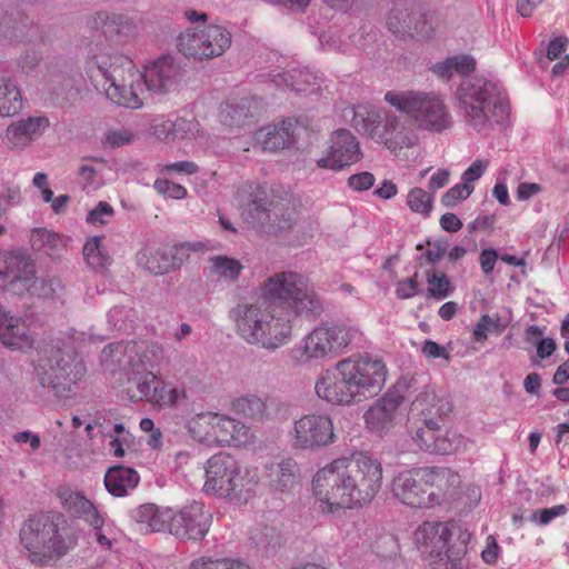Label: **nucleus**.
Here are the masks:
<instances>
[{"mask_svg":"<svg viewBox=\"0 0 569 569\" xmlns=\"http://www.w3.org/2000/svg\"><path fill=\"white\" fill-rule=\"evenodd\" d=\"M423 355L429 359L442 358L449 360L450 356L445 347L432 340H426L422 346Z\"/></svg>","mask_w":569,"mask_h":569,"instance_id":"62","label":"nucleus"},{"mask_svg":"<svg viewBox=\"0 0 569 569\" xmlns=\"http://www.w3.org/2000/svg\"><path fill=\"white\" fill-rule=\"evenodd\" d=\"M231 408L233 412L251 421L264 422L274 419L279 415L281 405L272 397L246 393L236 398Z\"/></svg>","mask_w":569,"mask_h":569,"instance_id":"24","label":"nucleus"},{"mask_svg":"<svg viewBox=\"0 0 569 569\" xmlns=\"http://www.w3.org/2000/svg\"><path fill=\"white\" fill-rule=\"evenodd\" d=\"M476 68L475 59L469 54H457L448 57L442 61L436 62L430 70L438 78L443 80L451 79L455 74H468Z\"/></svg>","mask_w":569,"mask_h":569,"instance_id":"35","label":"nucleus"},{"mask_svg":"<svg viewBox=\"0 0 569 569\" xmlns=\"http://www.w3.org/2000/svg\"><path fill=\"white\" fill-rule=\"evenodd\" d=\"M287 87L297 92H313L319 88L318 78L308 69L293 70L284 79Z\"/></svg>","mask_w":569,"mask_h":569,"instance_id":"45","label":"nucleus"},{"mask_svg":"<svg viewBox=\"0 0 569 569\" xmlns=\"http://www.w3.org/2000/svg\"><path fill=\"white\" fill-rule=\"evenodd\" d=\"M102 30L107 37L123 40L134 33L136 26L131 18L120 14H106L102 20Z\"/></svg>","mask_w":569,"mask_h":569,"instance_id":"41","label":"nucleus"},{"mask_svg":"<svg viewBox=\"0 0 569 569\" xmlns=\"http://www.w3.org/2000/svg\"><path fill=\"white\" fill-rule=\"evenodd\" d=\"M457 97L466 123L479 132L503 126L509 119L508 98L497 81L478 76L466 79Z\"/></svg>","mask_w":569,"mask_h":569,"instance_id":"7","label":"nucleus"},{"mask_svg":"<svg viewBox=\"0 0 569 569\" xmlns=\"http://www.w3.org/2000/svg\"><path fill=\"white\" fill-rule=\"evenodd\" d=\"M172 509L159 507L154 503H144L132 511V518L141 530L150 532H170Z\"/></svg>","mask_w":569,"mask_h":569,"instance_id":"29","label":"nucleus"},{"mask_svg":"<svg viewBox=\"0 0 569 569\" xmlns=\"http://www.w3.org/2000/svg\"><path fill=\"white\" fill-rule=\"evenodd\" d=\"M426 278L428 282V293L436 300L448 298L455 290V287L443 272H438L435 269L428 270Z\"/></svg>","mask_w":569,"mask_h":569,"instance_id":"44","label":"nucleus"},{"mask_svg":"<svg viewBox=\"0 0 569 569\" xmlns=\"http://www.w3.org/2000/svg\"><path fill=\"white\" fill-rule=\"evenodd\" d=\"M198 249H199V243L183 242V243L174 246L172 249L168 250L169 256H171V259H172L171 269L180 267L188 259L186 251H188V250L196 251Z\"/></svg>","mask_w":569,"mask_h":569,"instance_id":"58","label":"nucleus"},{"mask_svg":"<svg viewBox=\"0 0 569 569\" xmlns=\"http://www.w3.org/2000/svg\"><path fill=\"white\" fill-rule=\"evenodd\" d=\"M151 133L159 140L167 141L173 140L174 126L173 120L166 118H158L150 127Z\"/></svg>","mask_w":569,"mask_h":569,"instance_id":"56","label":"nucleus"},{"mask_svg":"<svg viewBox=\"0 0 569 569\" xmlns=\"http://www.w3.org/2000/svg\"><path fill=\"white\" fill-rule=\"evenodd\" d=\"M251 439L250 427L240 420L218 413L214 443L241 446L248 443Z\"/></svg>","mask_w":569,"mask_h":569,"instance_id":"31","label":"nucleus"},{"mask_svg":"<svg viewBox=\"0 0 569 569\" xmlns=\"http://www.w3.org/2000/svg\"><path fill=\"white\" fill-rule=\"evenodd\" d=\"M403 399L399 389H389L365 412L366 427L379 436L386 435L395 426L397 411Z\"/></svg>","mask_w":569,"mask_h":569,"instance_id":"21","label":"nucleus"},{"mask_svg":"<svg viewBox=\"0 0 569 569\" xmlns=\"http://www.w3.org/2000/svg\"><path fill=\"white\" fill-rule=\"evenodd\" d=\"M141 76L147 92L168 94L178 89L183 70L174 58L164 56L146 66Z\"/></svg>","mask_w":569,"mask_h":569,"instance_id":"19","label":"nucleus"},{"mask_svg":"<svg viewBox=\"0 0 569 569\" xmlns=\"http://www.w3.org/2000/svg\"><path fill=\"white\" fill-rule=\"evenodd\" d=\"M295 450L316 452L333 445L338 437L331 417L327 413H306L296 419L289 431Z\"/></svg>","mask_w":569,"mask_h":569,"instance_id":"16","label":"nucleus"},{"mask_svg":"<svg viewBox=\"0 0 569 569\" xmlns=\"http://www.w3.org/2000/svg\"><path fill=\"white\" fill-rule=\"evenodd\" d=\"M108 322L110 326L118 331H126L132 327L137 312L129 307L116 306L109 310Z\"/></svg>","mask_w":569,"mask_h":569,"instance_id":"47","label":"nucleus"},{"mask_svg":"<svg viewBox=\"0 0 569 569\" xmlns=\"http://www.w3.org/2000/svg\"><path fill=\"white\" fill-rule=\"evenodd\" d=\"M376 182L375 176L369 171H362L351 174L347 180V186L357 192L371 189Z\"/></svg>","mask_w":569,"mask_h":569,"instance_id":"55","label":"nucleus"},{"mask_svg":"<svg viewBox=\"0 0 569 569\" xmlns=\"http://www.w3.org/2000/svg\"><path fill=\"white\" fill-rule=\"evenodd\" d=\"M211 515L203 503L193 501L178 511L172 510L170 533L179 539L199 540L209 531Z\"/></svg>","mask_w":569,"mask_h":569,"instance_id":"18","label":"nucleus"},{"mask_svg":"<svg viewBox=\"0 0 569 569\" xmlns=\"http://www.w3.org/2000/svg\"><path fill=\"white\" fill-rule=\"evenodd\" d=\"M0 342L12 349L30 348L33 338L26 322L11 316L0 306Z\"/></svg>","mask_w":569,"mask_h":569,"instance_id":"27","label":"nucleus"},{"mask_svg":"<svg viewBox=\"0 0 569 569\" xmlns=\"http://www.w3.org/2000/svg\"><path fill=\"white\" fill-rule=\"evenodd\" d=\"M157 382L158 378L151 371H146L139 377L137 389L141 400L151 401Z\"/></svg>","mask_w":569,"mask_h":569,"instance_id":"54","label":"nucleus"},{"mask_svg":"<svg viewBox=\"0 0 569 569\" xmlns=\"http://www.w3.org/2000/svg\"><path fill=\"white\" fill-rule=\"evenodd\" d=\"M209 262V274L224 283L236 282L243 269L239 260L228 256H213Z\"/></svg>","mask_w":569,"mask_h":569,"instance_id":"37","label":"nucleus"},{"mask_svg":"<svg viewBox=\"0 0 569 569\" xmlns=\"http://www.w3.org/2000/svg\"><path fill=\"white\" fill-rule=\"evenodd\" d=\"M31 273L32 261L27 256L16 252L0 254V291L22 295Z\"/></svg>","mask_w":569,"mask_h":569,"instance_id":"22","label":"nucleus"},{"mask_svg":"<svg viewBox=\"0 0 569 569\" xmlns=\"http://www.w3.org/2000/svg\"><path fill=\"white\" fill-rule=\"evenodd\" d=\"M217 420L218 413L202 412L192 417L187 428L194 440L211 446L214 443Z\"/></svg>","mask_w":569,"mask_h":569,"instance_id":"36","label":"nucleus"},{"mask_svg":"<svg viewBox=\"0 0 569 569\" xmlns=\"http://www.w3.org/2000/svg\"><path fill=\"white\" fill-rule=\"evenodd\" d=\"M412 540L421 557L431 565L471 569L467 558L471 533L459 522L425 521L413 531Z\"/></svg>","mask_w":569,"mask_h":569,"instance_id":"5","label":"nucleus"},{"mask_svg":"<svg viewBox=\"0 0 569 569\" xmlns=\"http://www.w3.org/2000/svg\"><path fill=\"white\" fill-rule=\"evenodd\" d=\"M261 299L287 307L296 317L318 318L322 302L309 280L295 271H281L260 284Z\"/></svg>","mask_w":569,"mask_h":569,"instance_id":"11","label":"nucleus"},{"mask_svg":"<svg viewBox=\"0 0 569 569\" xmlns=\"http://www.w3.org/2000/svg\"><path fill=\"white\" fill-rule=\"evenodd\" d=\"M231 33L219 24L189 28L178 37L179 51L189 58L209 60L221 57L231 46Z\"/></svg>","mask_w":569,"mask_h":569,"instance_id":"15","label":"nucleus"},{"mask_svg":"<svg viewBox=\"0 0 569 569\" xmlns=\"http://www.w3.org/2000/svg\"><path fill=\"white\" fill-rule=\"evenodd\" d=\"M297 122L284 119L279 123L268 124L254 133V139L263 150L277 151L284 149L293 142Z\"/></svg>","mask_w":569,"mask_h":569,"instance_id":"28","label":"nucleus"},{"mask_svg":"<svg viewBox=\"0 0 569 569\" xmlns=\"http://www.w3.org/2000/svg\"><path fill=\"white\" fill-rule=\"evenodd\" d=\"M22 556L37 567H52L77 546V537L52 513L29 516L19 530Z\"/></svg>","mask_w":569,"mask_h":569,"instance_id":"4","label":"nucleus"},{"mask_svg":"<svg viewBox=\"0 0 569 569\" xmlns=\"http://www.w3.org/2000/svg\"><path fill=\"white\" fill-rule=\"evenodd\" d=\"M407 206L415 213L428 218L433 206V196L422 188H412L407 194Z\"/></svg>","mask_w":569,"mask_h":569,"instance_id":"46","label":"nucleus"},{"mask_svg":"<svg viewBox=\"0 0 569 569\" xmlns=\"http://www.w3.org/2000/svg\"><path fill=\"white\" fill-rule=\"evenodd\" d=\"M50 127L47 116L22 118L10 123L3 136V143L11 150H24L42 137Z\"/></svg>","mask_w":569,"mask_h":569,"instance_id":"23","label":"nucleus"},{"mask_svg":"<svg viewBox=\"0 0 569 569\" xmlns=\"http://www.w3.org/2000/svg\"><path fill=\"white\" fill-rule=\"evenodd\" d=\"M249 119L246 104L226 103L220 110V121L227 127H241Z\"/></svg>","mask_w":569,"mask_h":569,"instance_id":"48","label":"nucleus"},{"mask_svg":"<svg viewBox=\"0 0 569 569\" xmlns=\"http://www.w3.org/2000/svg\"><path fill=\"white\" fill-rule=\"evenodd\" d=\"M247 218L258 227L276 224L277 221H290L295 213L290 198L268 194L262 187H257L246 208Z\"/></svg>","mask_w":569,"mask_h":569,"instance_id":"17","label":"nucleus"},{"mask_svg":"<svg viewBox=\"0 0 569 569\" xmlns=\"http://www.w3.org/2000/svg\"><path fill=\"white\" fill-rule=\"evenodd\" d=\"M381 462L363 452L333 459L318 469L312 493L322 512L361 507L373 500L382 485Z\"/></svg>","mask_w":569,"mask_h":569,"instance_id":"1","label":"nucleus"},{"mask_svg":"<svg viewBox=\"0 0 569 569\" xmlns=\"http://www.w3.org/2000/svg\"><path fill=\"white\" fill-rule=\"evenodd\" d=\"M24 291L46 299L59 298L63 291V284L58 278H34V264L32 263L31 277L27 280Z\"/></svg>","mask_w":569,"mask_h":569,"instance_id":"40","label":"nucleus"},{"mask_svg":"<svg viewBox=\"0 0 569 569\" xmlns=\"http://www.w3.org/2000/svg\"><path fill=\"white\" fill-rule=\"evenodd\" d=\"M488 167V162L485 160H476L473 161L469 168H467L462 176L461 180L465 183L471 184L473 181L478 180L486 171Z\"/></svg>","mask_w":569,"mask_h":569,"instance_id":"61","label":"nucleus"},{"mask_svg":"<svg viewBox=\"0 0 569 569\" xmlns=\"http://www.w3.org/2000/svg\"><path fill=\"white\" fill-rule=\"evenodd\" d=\"M360 146L356 137L346 129L333 131L328 141V149L323 157L317 160L319 168L340 170L359 161Z\"/></svg>","mask_w":569,"mask_h":569,"instance_id":"20","label":"nucleus"},{"mask_svg":"<svg viewBox=\"0 0 569 569\" xmlns=\"http://www.w3.org/2000/svg\"><path fill=\"white\" fill-rule=\"evenodd\" d=\"M204 473V492L236 505L247 503L258 483L254 472L243 468L233 456L226 452L212 456L206 462Z\"/></svg>","mask_w":569,"mask_h":569,"instance_id":"10","label":"nucleus"},{"mask_svg":"<svg viewBox=\"0 0 569 569\" xmlns=\"http://www.w3.org/2000/svg\"><path fill=\"white\" fill-rule=\"evenodd\" d=\"M568 508L565 505H557L551 508L538 509L532 512L530 520L538 526H546L555 518L566 515Z\"/></svg>","mask_w":569,"mask_h":569,"instance_id":"52","label":"nucleus"},{"mask_svg":"<svg viewBox=\"0 0 569 569\" xmlns=\"http://www.w3.org/2000/svg\"><path fill=\"white\" fill-rule=\"evenodd\" d=\"M31 30L26 22L9 20L2 30V36L10 42H21L29 40V32Z\"/></svg>","mask_w":569,"mask_h":569,"instance_id":"50","label":"nucleus"},{"mask_svg":"<svg viewBox=\"0 0 569 569\" xmlns=\"http://www.w3.org/2000/svg\"><path fill=\"white\" fill-rule=\"evenodd\" d=\"M387 26L392 33L397 34L427 36L423 16L403 7H396L390 11Z\"/></svg>","mask_w":569,"mask_h":569,"instance_id":"30","label":"nucleus"},{"mask_svg":"<svg viewBox=\"0 0 569 569\" xmlns=\"http://www.w3.org/2000/svg\"><path fill=\"white\" fill-rule=\"evenodd\" d=\"M498 258L495 249H483L481 251L479 262L485 276H489L492 272Z\"/></svg>","mask_w":569,"mask_h":569,"instance_id":"63","label":"nucleus"},{"mask_svg":"<svg viewBox=\"0 0 569 569\" xmlns=\"http://www.w3.org/2000/svg\"><path fill=\"white\" fill-rule=\"evenodd\" d=\"M359 336V329L352 325L320 322L301 339L297 349L300 361L309 363L338 358Z\"/></svg>","mask_w":569,"mask_h":569,"instance_id":"13","label":"nucleus"},{"mask_svg":"<svg viewBox=\"0 0 569 569\" xmlns=\"http://www.w3.org/2000/svg\"><path fill=\"white\" fill-rule=\"evenodd\" d=\"M385 100L420 130L439 133L452 127V116L436 92L391 90L385 94Z\"/></svg>","mask_w":569,"mask_h":569,"instance_id":"12","label":"nucleus"},{"mask_svg":"<svg viewBox=\"0 0 569 569\" xmlns=\"http://www.w3.org/2000/svg\"><path fill=\"white\" fill-rule=\"evenodd\" d=\"M419 292L418 273L401 280L396 284V296L399 299H410Z\"/></svg>","mask_w":569,"mask_h":569,"instance_id":"57","label":"nucleus"},{"mask_svg":"<svg viewBox=\"0 0 569 569\" xmlns=\"http://www.w3.org/2000/svg\"><path fill=\"white\" fill-rule=\"evenodd\" d=\"M88 71L93 80L101 77L106 96L113 103L139 109L147 98L143 77L133 61L119 53H100L88 62Z\"/></svg>","mask_w":569,"mask_h":569,"instance_id":"8","label":"nucleus"},{"mask_svg":"<svg viewBox=\"0 0 569 569\" xmlns=\"http://www.w3.org/2000/svg\"><path fill=\"white\" fill-rule=\"evenodd\" d=\"M114 216L113 208L106 201H100L87 216V222L92 226H106Z\"/></svg>","mask_w":569,"mask_h":569,"instance_id":"51","label":"nucleus"},{"mask_svg":"<svg viewBox=\"0 0 569 569\" xmlns=\"http://www.w3.org/2000/svg\"><path fill=\"white\" fill-rule=\"evenodd\" d=\"M140 481L139 473L130 467L113 466L104 475V487L113 497H126Z\"/></svg>","mask_w":569,"mask_h":569,"instance_id":"32","label":"nucleus"},{"mask_svg":"<svg viewBox=\"0 0 569 569\" xmlns=\"http://www.w3.org/2000/svg\"><path fill=\"white\" fill-rule=\"evenodd\" d=\"M445 403L432 392L420 393L411 403L409 431L415 443L431 453L450 455L467 451L475 441L459 433L442 430L440 421Z\"/></svg>","mask_w":569,"mask_h":569,"instance_id":"6","label":"nucleus"},{"mask_svg":"<svg viewBox=\"0 0 569 569\" xmlns=\"http://www.w3.org/2000/svg\"><path fill=\"white\" fill-rule=\"evenodd\" d=\"M430 248L426 252V259L430 263L438 262L448 250V242L443 240L435 241L433 243H429Z\"/></svg>","mask_w":569,"mask_h":569,"instance_id":"64","label":"nucleus"},{"mask_svg":"<svg viewBox=\"0 0 569 569\" xmlns=\"http://www.w3.org/2000/svg\"><path fill=\"white\" fill-rule=\"evenodd\" d=\"M132 134L126 130H110L103 138V146L109 148L121 147L131 141Z\"/></svg>","mask_w":569,"mask_h":569,"instance_id":"60","label":"nucleus"},{"mask_svg":"<svg viewBox=\"0 0 569 569\" xmlns=\"http://www.w3.org/2000/svg\"><path fill=\"white\" fill-rule=\"evenodd\" d=\"M153 187L159 194L171 199H183L187 196V189L183 186L167 179H157Z\"/></svg>","mask_w":569,"mask_h":569,"instance_id":"53","label":"nucleus"},{"mask_svg":"<svg viewBox=\"0 0 569 569\" xmlns=\"http://www.w3.org/2000/svg\"><path fill=\"white\" fill-rule=\"evenodd\" d=\"M473 189L472 184H468L462 181V183L451 187L441 197V203L447 208L455 207L458 202L467 199L472 193Z\"/></svg>","mask_w":569,"mask_h":569,"instance_id":"49","label":"nucleus"},{"mask_svg":"<svg viewBox=\"0 0 569 569\" xmlns=\"http://www.w3.org/2000/svg\"><path fill=\"white\" fill-rule=\"evenodd\" d=\"M101 237H92L87 240L83 247V256L88 266L92 269H102L110 262V257L107 254L101 244Z\"/></svg>","mask_w":569,"mask_h":569,"instance_id":"43","label":"nucleus"},{"mask_svg":"<svg viewBox=\"0 0 569 569\" xmlns=\"http://www.w3.org/2000/svg\"><path fill=\"white\" fill-rule=\"evenodd\" d=\"M64 510L73 518L82 520L91 529H103L106 516L82 492L64 489L59 492Z\"/></svg>","mask_w":569,"mask_h":569,"instance_id":"25","label":"nucleus"},{"mask_svg":"<svg viewBox=\"0 0 569 569\" xmlns=\"http://www.w3.org/2000/svg\"><path fill=\"white\" fill-rule=\"evenodd\" d=\"M174 133L173 139H186L198 132L199 123L194 120H188L184 118H177L173 120Z\"/></svg>","mask_w":569,"mask_h":569,"instance_id":"59","label":"nucleus"},{"mask_svg":"<svg viewBox=\"0 0 569 569\" xmlns=\"http://www.w3.org/2000/svg\"><path fill=\"white\" fill-rule=\"evenodd\" d=\"M171 256L164 248L143 244L136 253V263L143 270L161 276L171 270Z\"/></svg>","mask_w":569,"mask_h":569,"instance_id":"33","label":"nucleus"},{"mask_svg":"<svg viewBox=\"0 0 569 569\" xmlns=\"http://www.w3.org/2000/svg\"><path fill=\"white\" fill-rule=\"evenodd\" d=\"M266 472L269 487L274 493H293L300 485V467L293 458H284L267 465Z\"/></svg>","mask_w":569,"mask_h":569,"instance_id":"26","label":"nucleus"},{"mask_svg":"<svg viewBox=\"0 0 569 569\" xmlns=\"http://www.w3.org/2000/svg\"><path fill=\"white\" fill-rule=\"evenodd\" d=\"M31 247L34 251L47 256H54L61 244L60 237L48 229H34L30 238Z\"/></svg>","mask_w":569,"mask_h":569,"instance_id":"42","label":"nucleus"},{"mask_svg":"<svg viewBox=\"0 0 569 569\" xmlns=\"http://www.w3.org/2000/svg\"><path fill=\"white\" fill-rule=\"evenodd\" d=\"M86 373L84 362L72 350H57L51 357L41 359L36 368L40 385L60 398H67Z\"/></svg>","mask_w":569,"mask_h":569,"instance_id":"14","label":"nucleus"},{"mask_svg":"<svg viewBox=\"0 0 569 569\" xmlns=\"http://www.w3.org/2000/svg\"><path fill=\"white\" fill-rule=\"evenodd\" d=\"M388 370L381 359L349 357L323 370L317 378V396L332 406H349L377 395L385 386Z\"/></svg>","mask_w":569,"mask_h":569,"instance_id":"2","label":"nucleus"},{"mask_svg":"<svg viewBox=\"0 0 569 569\" xmlns=\"http://www.w3.org/2000/svg\"><path fill=\"white\" fill-rule=\"evenodd\" d=\"M230 318L237 335L250 346L276 351L292 339L291 312L261 298L239 301L230 310Z\"/></svg>","mask_w":569,"mask_h":569,"instance_id":"3","label":"nucleus"},{"mask_svg":"<svg viewBox=\"0 0 569 569\" xmlns=\"http://www.w3.org/2000/svg\"><path fill=\"white\" fill-rule=\"evenodd\" d=\"M373 140L379 143H383L389 148L397 146L408 147L411 144V138L408 136L403 122L393 113L386 116L382 126L381 122H379V127L373 133Z\"/></svg>","mask_w":569,"mask_h":569,"instance_id":"34","label":"nucleus"},{"mask_svg":"<svg viewBox=\"0 0 569 569\" xmlns=\"http://www.w3.org/2000/svg\"><path fill=\"white\" fill-rule=\"evenodd\" d=\"M459 482V475L448 468H415L395 476L391 492L409 507L432 508L440 505Z\"/></svg>","mask_w":569,"mask_h":569,"instance_id":"9","label":"nucleus"},{"mask_svg":"<svg viewBox=\"0 0 569 569\" xmlns=\"http://www.w3.org/2000/svg\"><path fill=\"white\" fill-rule=\"evenodd\" d=\"M351 123L353 128L363 134L373 139V133L377 131L380 122L379 112L366 104H359L352 109Z\"/></svg>","mask_w":569,"mask_h":569,"instance_id":"39","label":"nucleus"},{"mask_svg":"<svg viewBox=\"0 0 569 569\" xmlns=\"http://www.w3.org/2000/svg\"><path fill=\"white\" fill-rule=\"evenodd\" d=\"M22 109V96L19 88L6 77H0V116L11 117Z\"/></svg>","mask_w":569,"mask_h":569,"instance_id":"38","label":"nucleus"}]
</instances>
